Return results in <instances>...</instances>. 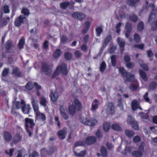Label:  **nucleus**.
<instances>
[{"label":"nucleus","instance_id":"obj_13","mask_svg":"<svg viewBox=\"0 0 157 157\" xmlns=\"http://www.w3.org/2000/svg\"><path fill=\"white\" fill-rule=\"evenodd\" d=\"M106 110V113L109 114H113L114 112V108L113 104L112 102L108 103Z\"/></svg>","mask_w":157,"mask_h":157},{"label":"nucleus","instance_id":"obj_29","mask_svg":"<svg viewBox=\"0 0 157 157\" xmlns=\"http://www.w3.org/2000/svg\"><path fill=\"white\" fill-rule=\"evenodd\" d=\"M70 5V3L69 2H64L60 3L59 4L60 8L63 10H65Z\"/></svg>","mask_w":157,"mask_h":157},{"label":"nucleus","instance_id":"obj_54","mask_svg":"<svg viewBox=\"0 0 157 157\" xmlns=\"http://www.w3.org/2000/svg\"><path fill=\"white\" fill-rule=\"evenodd\" d=\"M33 83L30 82H29L25 86V88L28 90H31L33 88Z\"/></svg>","mask_w":157,"mask_h":157},{"label":"nucleus","instance_id":"obj_32","mask_svg":"<svg viewBox=\"0 0 157 157\" xmlns=\"http://www.w3.org/2000/svg\"><path fill=\"white\" fill-rule=\"evenodd\" d=\"M140 0H127V3L132 6H134L136 3L139 2Z\"/></svg>","mask_w":157,"mask_h":157},{"label":"nucleus","instance_id":"obj_19","mask_svg":"<svg viewBox=\"0 0 157 157\" xmlns=\"http://www.w3.org/2000/svg\"><path fill=\"white\" fill-rule=\"evenodd\" d=\"M12 73L17 77H19L21 76V73L20 71L19 68L17 67L13 68Z\"/></svg>","mask_w":157,"mask_h":157},{"label":"nucleus","instance_id":"obj_43","mask_svg":"<svg viewBox=\"0 0 157 157\" xmlns=\"http://www.w3.org/2000/svg\"><path fill=\"white\" fill-rule=\"evenodd\" d=\"M110 124L109 123L105 122L103 125V128L104 130L106 131H108L110 127Z\"/></svg>","mask_w":157,"mask_h":157},{"label":"nucleus","instance_id":"obj_36","mask_svg":"<svg viewBox=\"0 0 157 157\" xmlns=\"http://www.w3.org/2000/svg\"><path fill=\"white\" fill-rule=\"evenodd\" d=\"M111 128L114 130L120 131L121 130V126L117 124H114L111 125Z\"/></svg>","mask_w":157,"mask_h":157},{"label":"nucleus","instance_id":"obj_5","mask_svg":"<svg viewBox=\"0 0 157 157\" xmlns=\"http://www.w3.org/2000/svg\"><path fill=\"white\" fill-rule=\"evenodd\" d=\"M81 122L85 125L91 126L95 125L97 123L96 120L88 118L81 119Z\"/></svg>","mask_w":157,"mask_h":157},{"label":"nucleus","instance_id":"obj_18","mask_svg":"<svg viewBox=\"0 0 157 157\" xmlns=\"http://www.w3.org/2000/svg\"><path fill=\"white\" fill-rule=\"evenodd\" d=\"M146 5L144 8V9L148 10H152L151 12H154V9L155 8V6L154 4L152 3H150L149 4L148 2L147 1H146Z\"/></svg>","mask_w":157,"mask_h":157},{"label":"nucleus","instance_id":"obj_64","mask_svg":"<svg viewBox=\"0 0 157 157\" xmlns=\"http://www.w3.org/2000/svg\"><path fill=\"white\" fill-rule=\"evenodd\" d=\"M29 157H39L38 153L34 151L29 156Z\"/></svg>","mask_w":157,"mask_h":157},{"label":"nucleus","instance_id":"obj_26","mask_svg":"<svg viewBox=\"0 0 157 157\" xmlns=\"http://www.w3.org/2000/svg\"><path fill=\"white\" fill-rule=\"evenodd\" d=\"M155 13L154 12H151L149 16L148 21L149 24L152 26L153 25V23L154 21V18L153 16L155 17Z\"/></svg>","mask_w":157,"mask_h":157},{"label":"nucleus","instance_id":"obj_55","mask_svg":"<svg viewBox=\"0 0 157 157\" xmlns=\"http://www.w3.org/2000/svg\"><path fill=\"white\" fill-rule=\"evenodd\" d=\"M106 67V65L104 61H103L101 63L100 67V71L101 72H103L104 71Z\"/></svg>","mask_w":157,"mask_h":157},{"label":"nucleus","instance_id":"obj_33","mask_svg":"<svg viewBox=\"0 0 157 157\" xmlns=\"http://www.w3.org/2000/svg\"><path fill=\"white\" fill-rule=\"evenodd\" d=\"M139 72L141 78L144 81H146L147 77L146 73L142 69H140Z\"/></svg>","mask_w":157,"mask_h":157},{"label":"nucleus","instance_id":"obj_51","mask_svg":"<svg viewBox=\"0 0 157 157\" xmlns=\"http://www.w3.org/2000/svg\"><path fill=\"white\" fill-rule=\"evenodd\" d=\"M75 155L79 157H83L86 155V151H82L80 153H77L75 151H74Z\"/></svg>","mask_w":157,"mask_h":157},{"label":"nucleus","instance_id":"obj_60","mask_svg":"<svg viewBox=\"0 0 157 157\" xmlns=\"http://www.w3.org/2000/svg\"><path fill=\"white\" fill-rule=\"evenodd\" d=\"M133 140L134 143H136L139 142L141 141V138L140 136L137 135L133 137Z\"/></svg>","mask_w":157,"mask_h":157},{"label":"nucleus","instance_id":"obj_12","mask_svg":"<svg viewBox=\"0 0 157 157\" xmlns=\"http://www.w3.org/2000/svg\"><path fill=\"white\" fill-rule=\"evenodd\" d=\"M25 102L24 100H22L21 102L19 101H16L14 102L13 104L15 105L16 107L19 109L21 108L22 111L23 113H25L24 110V106H25Z\"/></svg>","mask_w":157,"mask_h":157},{"label":"nucleus","instance_id":"obj_56","mask_svg":"<svg viewBox=\"0 0 157 157\" xmlns=\"http://www.w3.org/2000/svg\"><path fill=\"white\" fill-rule=\"evenodd\" d=\"M111 62L112 65L113 66H115L116 65V58L115 55H113L111 56Z\"/></svg>","mask_w":157,"mask_h":157},{"label":"nucleus","instance_id":"obj_44","mask_svg":"<svg viewBox=\"0 0 157 157\" xmlns=\"http://www.w3.org/2000/svg\"><path fill=\"white\" fill-rule=\"evenodd\" d=\"M68 40L67 37L65 35H63L61 37L60 41L61 43L65 44L67 42Z\"/></svg>","mask_w":157,"mask_h":157},{"label":"nucleus","instance_id":"obj_47","mask_svg":"<svg viewBox=\"0 0 157 157\" xmlns=\"http://www.w3.org/2000/svg\"><path fill=\"white\" fill-rule=\"evenodd\" d=\"M21 12L25 16H28L30 14L29 10L26 8H23Z\"/></svg>","mask_w":157,"mask_h":157},{"label":"nucleus","instance_id":"obj_42","mask_svg":"<svg viewBox=\"0 0 157 157\" xmlns=\"http://www.w3.org/2000/svg\"><path fill=\"white\" fill-rule=\"evenodd\" d=\"M24 107V110L25 111V113H23L25 114H29L30 112V110L31 109V108L30 107V106L29 105H27L26 106V105L25 103V106L23 107Z\"/></svg>","mask_w":157,"mask_h":157},{"label":"nucleus","instance_id":"obj_63","mask_svg":"<svg viewBox=\"0 0 157 157\" xmlns=\"http://www.w3.org/2000/svg\"><path fill=\"white\" fill-rule=\"evenodd\" d=\"M144 46V44L141 43L139 44H135L134 45V47L140 49L141 50H143Z\"/></svg>","mask_w":157,"mask_h":157},{"label":"nucleus","instance_id":"obj_58","mask_svg":"<svg viewBox=\"0 0 157 157\" xmlns=\"http://www.w3.org/2000/svg\"><path fill=\"white\" fill-rule=\"evenodd\" d=\"M2 17L1 18H0V25L2 26H5L7 23V21L6 20L5 18H2Z\"/></svg>","mask_w":157,"mask_h":157},{"label":"nucleus","instance_id":"obj_2","mask_svg":"<svg viewBox=\"0 0 157 157\" xmlns=\"http://www.w3.org/2000/svg\"><path fill=\"white\" fill-rule=\"evenodd\" d=\"M119 71L122 75L125 83H126L127 82H131L133 81L134 77L133 75L128 72L122 67H120L119 68Z\"/></svg>","mask_w":157,"mask_h":157},{"label":"nucleus","instance_id":"obj_50","mask_svg":"<svg viewBox=\"0 0 157 157\" xmlns=\"http://www.w3.org/2000/svg\"><path fill=\"white\" fill-rule=\"evenodd\" d=\"M138 86L136 84H131L129 86V89L132 91H135L137 89Z\"/></svg>","mask_w":157,"mask_h":157},{"label":"nucleus","instance_id":"obj_17","mask_svg":"<svg viewBox=\"0 0 157 157\" xmlns=\"http://www.w3.org/2000/svg\"><path fill=\"white\" fill-rule=\"evenodd\" d=\"M22 138V135L17 134L13 138L12 142L14 144H16L21 140Z\"/></svg>","mask_w":157,"mask_h":157},{"label":"nucleus","instance_id":"obj_34","mask_svg":"<svg viewBox=\"0 0 157 157\" xmlns=\"http://www.w3.org/2000/svg\"><path fill=\"white\" fill-rule=\"evenodd\" d=\"M25 38L24 37L21 38V39L19 40L18 44V46L19 48L21 49L23 48V46L25 44Z\"/></svg>","mask_w":157,"mask_h":157},{"label":"nucleus","instance_id":"obj_27","mask_svg":"<svg viewBox=\"0 0 157 157\" xmlns=\"http://www.w3.org/2000/svg\"><path fill=\"white\" fill-rule=\"evenodd\" d=\"M69 112L70 115L73 116L75 113V108L74 105H70L69 109Z\"/></svg>","mask_w":157,"mask_h":157},{"label":"nucleus","instance_id":"obj_31","mask_svg":"<svg viewBox=\"0 0 157 157\" xmlns=\"http://www.w3.org/2000/svg\"><path fill=\"white\" fill-rule=\"evenodd\" d=\"M132 154L135 157H141L143 155V153L139 150L135 151H133Z\"/></svg>","mask_w":157,"mask_h":157},{"label":"nucleus","instance_id":"obj_39","mask_svg":"<svg viewBox=\"0 0 157 157\" xmlns=\"http://www.w3.org/2000/svg\"><path fill=\"white\" fill-rule=\"evenodd\" d=\"M139 63L141 67L145 70L147 71L148 70V67L147 65L143 63V61L142 60H139Z\"/></svg>","mask_w":157,"mask_h":157},{"label":"nucleus","instance_id":"obj_8","mask_svg":"<svg viewBox=\"0 0 157 157\" xmlns=\"http://www.w3.org/2000/svg\"><path fill=\"white\" fill-rule=\"evenodd\" d=\"M67 133V128H66L59 131L57 132V135L58 138L61 140L64 139L65 138Z\"/></svg>","mask_w":157,"mask_h":157},{"label":"nucleus","instance_id":"obj_25","mask_svg":"<svg viewBox=\"0 0 157 157\" xmlns=\"http://www.w3.org/2000/svg\"><path fill=\"white\" fill-rule=\"evenodd\" d=\"M74 103L75 105L76 108L78 111H79L82 109V105L78 100L75 99L74 101Z\"/></svg>","mask_w":157,"mask_h":157},{"label":"nucleus","instance_id":"obj_1","mask_svg":"<svg viewBox=\"0 0 157 157\" xmlns=\"http://www.w3.org/2000/svg\"><path fill=\"white\" fill-rule=\"evenodd\" d=\"M24 124L25 129L28 133L29 136L31 137L35 124L33 120L29 118H26L25 120Z\"/></svg>","mask_w":157,"mask_h":157},{"label":"nucleus","instance_id":"obj_37","mask_svg":"<svg viewBox=\"0 0 157 157\" xmlns=\"http://www.w3.org/2000/svg\"><path fill=\"white\" fill-rule=\"evenodd\" d=\"M62 52L59 49H57L53 54V57L56 58L59 57L61 55Z\"/></svg>","mask_w":157,"mask_h":157},{"label":"nucleus","instance_id":"obj_41","mask_svg":"<svg viewBox=\"0 0 157 157\" xmlns=\"http://www.w3.org/2000/svg\"><path fill=\"white\" fill-rule=\"evenodd\" d=\"M157 87V83L154 82H151L149 86V89L150 90H154Z\"/></svg>","mask_w":157,"mask_h":157},{"label":"nucleus","instance_id":"obj_59","mask_svg":"<svg viewBox=\"0 0 157 157\" xmlns=\"http://www.w3.org/2000/svg\"><path fill=\"white\" fill-rule=\"evenodd\" d=\"M145 145V143L144 142H142L138 147L139 150L141 151L143 153L144 150V146Z\"/></svg>","mask_w":157,"mask_h":157},{"label":"nucleus","instance_id":"obj_20","mask_svg":"<svg viewBox=\"0 0 157 157\" xmlns=\"http://www.w3.org/2000/svg\"><path fill=\"white\" fill-rule=\"evenodd\" d=\"M36 118L35 120L36 121L37 120H41L43 121H44L46 120V116L45 115L40 112L37 113L36 114Z\"/></svg>","mask_w":157,"mask_h":157},{"label":"nucleus","instance_id":"obj_10","mask_svg":"<svg viewBox=\"0 0 157 157\" xmlns=\"http://www.w3.org/2000/svg\"><path fill=\"white\" fill-rule=\"evenodd\" d=\"M59 71L60 70L61 73L63 75H66L68 73V70L66 65L64 63H61L60 65L59 66Z\"/></svg>","mask_w":157,"mask_h":157},{"label":"nucleus","instance_id":"obj_52","mask_svg":"<svg viewBox=\"0 0 157 157\" xmlns=\"http://www.w3.org/2000/svg\"><path fill=\"white\" fill-rule=\"evenodd\" d=\"M144 28V25L142 21L140 22L138 25L137 29L138 31H141Z\"/></svg>","mask_w":157,"mask_h":157},{"label":"nucleus","instance_id":"obj_46","mask_svg":"<svg viewBox=\"0 0 157 157\" xmlns=\"http://www.w3.org/2000/svg\"><path fill=\"white\" fill-rule=\"evenodd\" d=\"M96 31L97 36H100L101 33L103 32V30L101 27L100 26H98L96 28Z\"/></svg>","mask_w":157,"mask_h":157},{"label":"nucleus","instance_id":"obj_21","mask_svg":"<svg viewBox=\"0 0 157 157\" xmlns=\"http://www.w3.org/2000/svg\"><path fill=\"white\" fill-rule=\"evenodd\" d=\"M99 104V101L97 99H94V101L92 102L91 109V110L93 111L98 108V106Z\"/></svg>","mask_w":157,"mask_h":157},{"label":"nucleus","instance_id":"obj_7","mask_svg":"<svg viewBox=\"0 0 157 157\" xmlns=\"http://www.w3.org/2000/svg\"><path fill=\"white\" fill-rule=\"evenodd\" d=\"M26 20V18L25 16L20 15L16 19L14 23L15 25L16 26L19 27L21 24H23Z\"/></svg>","mask_w":157,"mask_h":157},{"label":"nucleus","instance_id":"obj_40","mask_svg":"<svg viewBox=\"0 0 157 157\" xmlns=\"http://www.w3.org/2000/svg\"><path fill=\"white\" fill-rule=\"evenodd\" d=\"M139 115L143 119H147L148 118V113H145L143 112H140L139 113Z\"/></svg>","mask_w":157,"mask_h":157},{"label":"nucleus","instance_id":"obj_30","mask_svg":"<svg viewBox=\"0 0 157 157\" xmlns=\"http://www.w3.org/2000/svg\"><path fill=\"white\" fill-rule=\"evenodd\" d=\"M117 43L121 48H124L125 43L124 40L121 38H117Z\"/></svg>","mask_w":157,"mask_h":157},{"label":"nucleus","instance_id":"obj_15","mask_svg":"<svg viewBox=\"0 0 157 157\" xmlns=\"http://www.w3.org/2000/svg\"><path fill=\"white\" fill-rule=\"evenodd\" d=\"M31 102L33 105V108L36 114L40 112L38 111V106L37 105L38 101L36 100L33 98H31Z\"/></svg>","mask_w":157,"mask_h":157},{"label":"nucleus","instance_id":"obj_35","mask_svg":"<svg viewBox=\"0 0 157 157\" xmlns=\"http://www.w3.org/2000/svg\"><path fill=\"white\" fill-rule=\"evenodd\" d=\"M101 155L103 157H107V151L106 148L103 146H102L101 149Z\"/></svg>","mask_w":157,"mask_h":157},{"label":"nucleus","instance_id":"obj_16","mask_svg":"<svg viewBox=\"0 0 157 157\" xmlns=\"http://www.w3.org/2000/svg\"><path fill=\"white\" fill-rule=\"evenodd\" d=\"M4 138L7 142L11 141L12 139V136L10 133L8 131L4 132L3 134Z\"/></svg>","mask_w":157,"mask_h":157},{"label":"nucleus","instance_id":"obj_62","mask_svg":"<svg viewBox=\"0 0 157 157\" xmlns=\"http://www.w3.org/2000/svg\"><path fill=\"white\" fill-rule=\"evenodd\" d=\"M112 40V37L110 35H109L107 37L105 38L103 42V43L107 45L108 43Z\"/></svg>","mask_w":157,"mask_h":157},{"label":"nucleus","instance_id":"obj_48","mask_svg":"<svg viewBox=\"0 0 157 157\" xmlns=\"http://www.w3.org/2000/svg\"><path fill=\"white\" fill-rule=\"evenodd\" d=\"M72 55L71 53L69 52L66 53L64 54L65 59L67 60H70L72 58Z\"/></svg>","mask_w":157,"mask_h":157},{"label":"nucleus","instance_id":"obj_49","mask_svg":"<svg viewBox=\"0 0 157 157\" xmlns=\"http://www.w3.org/2000/svg\"><path fill=\"white\" fill-rule=\"evenodd\" d=\"M10 69L9 68H5L3 70L2 75L3 77H5L7 76L9 72Z\"/></svg>","mask_w":157,"mask_h":157},{"label":"nucleus","instance_id":"obj_53","mask_svg":"<svg viewBox=\"0 0 157 157\" xmlns=\"http://www.w3.org/2000/svg\"><path fill=\"white\" fill-rule=\"evenodd\" d=\"M47 102V101L45 98L42 97L41 98L40 103L41 105L45 107L46 106Z\"/></svg>","mask_w":157,"mask_h":157},{"label":"nucleus","instance_id":"obj_22","mask_svg":"<svg viewBox=\"0 0 157 157\" xmlns=\"http://www.w3.org/2000/svg\"><path fill=\"white\" fill-rule=\"evenodd\" d=\"M14 47V45L12 41L9 40L6 43L5 45V48L7 51L9 50L10 49Z\"/></svg>","mask_w":157,"mask_h":157},{"label":"nucleus","instance_id":"obj_3","mask_svg":"<svg viewBox=\"0 0 157 157\" xmlns=\"http://www.w3.org/2000/svg\"><path fill=\"white\" fill-rule=\"evenodd\" d=\"M57 150V148L55 146L50 147L48 149L44 148L41 150V155L42 157H47L53 154Z\"/></svg>","mask_w":157,"mask_h":157},{"label":"nucleus","instance_id":"obj_4","mask_svg":"<svg viewBox=\"0 0 157 157\" xmlns=\"http://www.w3.org/2000/svg\"><path fill=\"white\" fill-rule=\"evenodd\" d=\"M42 70L41 73L44 72L47 75L50 76L52 72V70L50 65L44 62L41 63Z\"/></svg>","mask_w":157,"mask_h":157},{"label":"nucleus","instance_id":"obj_61","mask_svg":"<svg viewBox=\"0 0 157 157\" xmlns=\"http://www.w3.org/2000/svg\"><path fill=\"white\" fill-rule=\"evenodd\" d=\"M134 39L137 43H139L141 41V38L139 35L137 34H135L134 36Z\"/></svg>","mask_w":157,"mask_h":157},{"label":"nucleus","instance_id":"obj_9","mask_svg":"<svg viewBox=\"0 0 157 157\" xmlns=\"http://www.w3.org/2000/svg\"><path fill=\"white\" fill-rule=\"evenodd\" d=\"M72 16L75 19L82 20L85 18L86 15L84 13L82 12H76L72 14Z\"/></svg>","mask_w":157,"mask_h":157},{"label":"nucleus","instance_id":"obj_11","mask_svg":"<svg viewBox=\"0 0 157 157\" xmlns=\"http://www.w3.org/2000/svg\"><path fill=\"white\" fill-rule=\"evenodd\" d=\"M96 138L94 136H90L86 139L85 143L88 145L94 144L96 141Z\"/></svg>","mask_w":157,"mask_h":157},{"label":"nucleus","instance_id":"obj_6","mask_svg":"<svg viewBox=\"0 0 157 157\" xmlns=\"http://www.w3.org/2000/svg\"><path fill=\"white\" fill-rule=\"evenodd\" d=\"M127 121L128 123L129 124H131L132 127L134 129L137 130L139 129V127L137 122L131 116H128Z\"/></svg>","mask_w":157,"mask_h":157},{"label":"nucleus","instance_id":"obj_45","mask_svg":"<svg viewBox=\"0 0 157 157\" xmlns=\"http://www.w3.org/2000/svg\"><path fill=\"white\" fill-rule=\"evenodd\" d=\"M85 144V142L83 140H79L77 141L74 144V147L77 146L84 145Z\"/></svg>","mask_w":157,"mask_h":157},{"label":"nucleus","instance_id":"obj_28","mask_svg":"<svg viewBox=\"0 0 157 157\" xmlns=\"http://www.w3.org/2000/svg\"><path fill=\"white\" fill-rule=\"evenodd\" d=\"M126 135L129 138H132L135 134L134 132L132 130L126 129L124 131Z\"/></svg>","mask_w":157,"mask_h":157},{"label":"nucleus","instance_id":"obj_57","mask_svg":"<svg viewBox=\"0 0 157 157\" xmlns=\"http://www.w3.org/2000/svg\"><path fill=\"white\" fill-rule=\"evenodd\" d=\"M59 73V67H57L56 69V71L51 76V78H55L56 76L58 75Z\"/></svg>","mask_w":157,"mask_h":157},{"label":"nucleus","instance_id":"obj_38","mask_svg":"<svg viewBox=\"0 0 157 157\" xmlns=\"http://www.w3.org/2000/svg\"><path fill=\"white\" fill-rule=\"evenodd\" d=\"M129 17L130 20L133 22H136L138 19L137 16L134 14H130Z\"/></svg>","mask_w":157,"mask_h":157},{"label":"nucleus","instance_id":"obj_23","mask_svg":"<svg viewBox=\"0 0 157 157\" xmlns=\"http://www.w3.org/2000/svg\"><path fill=\"white\" fill-rule=\"evenodd\" d=\"M139 105V103L137 100H133L131 103V107L132 110L135 111L138 108Z\"/></svg>","mask_w":157,"mask_h":157},{"label":"nucleus","instance_id":"obj_24","mask_svg":"<svg viewBox=\"0 0 157 157\" xmlns=\"http://www.w3.org/2000/svg\"><path fill=\"white\" fill-rule=\"evenodd\" d=\"M58 97V93L56 91L52 90L51 91V100L53 101H56Z\"/></svg>","mask_w":157,"mask_h":157},{"label":"nucleus","instance_id":"obj_14","mask_svg":"<svg viewBox=\"0 0 157 157\" xmlns=\"http://www.w3.org/2000/svg\"><path fill=\"white\" fill-rule=\"evenodd\" d=\"M10 11L9 7L8 5H5L2 7L0 10V17L1 19L2 17L3 13H9Z\"/></svg>","mask_w":157,"mask_h":157}]
</instances>
